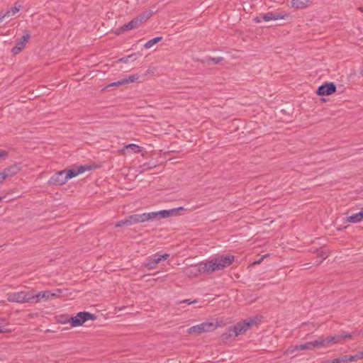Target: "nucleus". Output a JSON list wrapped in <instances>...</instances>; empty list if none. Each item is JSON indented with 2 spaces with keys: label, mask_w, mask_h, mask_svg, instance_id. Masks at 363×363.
I'll return each mask as SVG.
<instances>
[{
  "label": "nucleus",
  "mask_w": 363,
  "mask_h": 363,
  "mask_svg": "<svg viewBox=\"0 0 363 363\" xmlns=\"http://www.w3.org/2000/svg\"><path fill=\"white\" fill-rule=\"evenodd\" d=\"M233 255H221L206 262H201L184 268L183 272L187 277H196L202 274H210L216 271L222 270L234 262Z\"/></svg>",
  "instance_id": "obj_1"
},
{
  "label": "nucleus",
  "mask_w": 363,
  "mask_h": 363,
  "mask_svg": "<svg viewBox=\"0 0 363 363\" xmlns=\"http://www.w3.org/2000/svg\"><path fill=\"white\" fill-rule=\"evenodd\" d=\"M33 290L21 291L6 294V298L9 302L18 303H33Z\"/></svg>",
  "instance_id": "obj_2"
},
{
  "label": "nucleus",
  "mask_w": 363,
  "mask_h": 363,
  "mask_svg": "<svg viewBox=\"0 0 363 363\" xmlns=\"http://www.w3.org/2000/svg\"><path fill=\"white\" fill-rule=\"evenodd\" d=\"M96 316L89 312H79L75 316L62 320V323H69L72 327L82 325L88 320H95Z\"/></svg>",
  "instance_id": "obj_3"
},
{
  "label": "nucleus",
  "mask_w": 363,
  "mask_h": 363,
  "mask_svg": "<svg viewBox=\"0 0 363 363\" xmlns=\"http://www.w3.org/2000/svg\"><path fill=\"white\" fill-rule=\"evenodd\" d=\"M257 318L256 317H252L248 319L240 321L236 325H235L230 329V331H232L234 335L237 337L243 333L244 332H245L251 326L255 325L257 323Z\"/></svg>",
  "instance_id": "obj_4"
},
{
  "label": "nucleus",
  "mask_w": 363,
  "mask_h": 363,
  "mask_svg": "<svg viewBox=\"0 0 363 363\" xmlns=\"http://www.w3.org/2000/svg\"><path fill=\"white\" fill-rule=\"evenodd\" d=\"M216 328L211 322H203L201 324L194 325L187 330L189 334H201L213 330Z\"/></svg>",
  "instance_id": "obj_5"
},
{
  "label": "nucleus",
  "mask_w": 363,
  "mask_h": 363,
  "mask_svg": "<svg viewBox=\"0 0 363 363\" xmlns=\"http://www.w3.org/2000/svg\"><path fill=\"white\" fill-rule=\"evenodd\" d=\"M67 182L65 169L61 170L52 175L48 180V184L50 186H60Z\"/></svg>",
  "instance_id": "obj_6"
},
{
  "label": "nucleus",
  "mask_w": 363,
  "mask_h": 363,
  "mask_svg": "<svg viewBox=\"0 0 363 363\" xmlns=\"http://www.w3.org/2000/svg\"><path fill=\"white\" fill-rule=\"evenodd\" d=\"M289 13L286 12H268L262 15V18L264 21H269L279 19H286L289 17Z\"/></svg>",
  "instance_id": "obj_7"
},
{
  "label": "nucleus",
  "mask_w": 363,
  "mask_h": 363,
  "mask_svg": "<svg viewBox=\"0 0 363 363\" xmlns=\"http://www.w3.org/2000/svg\"><path fill=\"white\" fill-rule=\"evenodd\" d=\"M33 296L32 301L33 303H38L42 300H49L53 297H55L56 295L53 293H51L49 291H39L36 293L34 290H33Z\"/></svg>",
  "instance_id": "obj_8"
},
{
  "label": "nucleus",
  "mask_w": 363,
  "mask_h": 363,
  "mask_svg": "<svg viewBox=\"0 0 363 363\" xmlns=\"http://www.w3.org/2000/svg\"><path fill=\"white\" fill-rule=\"evenodd\" d=\"M30 35L26 32L16 43V45L12 48L11 52L13 55L19 53L26 46L30 39Z\"/></svg>",
  "instance_id": "obj_9"
},
{
  "label": "nucleus",
  "mask_w": 363,
  "mask_h": 363,
  "mask_svg": "<svg viewBox=\"0 0 363 363\" xmlns=\"http://www.w3.org/2000/svg\"><path fill=\"white\" fill-rule=\"evenodd\" d=\"M336 91V86L334 83H327L320 86L318 88L317 94L319 96H328L335 93Z\"/></svg>",
  "instance_id": "obj_10"
},
{
  "label": "nucleus",
  "mask_w": 363,
  "mask_h": 363,
  "mask_svg": "<svg viewBox=\"0 0 363 363\" xmlns=\"http://www.w3.org/2000/svg\"><path fill=\"white\" fill-rule=\"evenodd\" d=\"M152 216L153 214H149V213H144L142 214H133L131 216H129V220L131 225L139 223H144L145 221H150L151 220Z\"/></svg>",
  "instance_id": "obj_11"
},
{
  "label": "nucleus",
  "mask_w": 363,
  "mask_h": 363,
  "mask_svg": "<svg viewBox=\"0 0 363 363\" xmlns=\"http://www.w3.org/2000/svg\"><path fill=\"white\" fill-rule=\"evenodd\" d=\"M91 167L89 165H80L77 169H71L65 170V175L67 179H72L78 176L79 174L84 173L86 171L90 170Z\"/></svg>",
  "instance_id": "obj_12"
},
{
  "label": "nucleus",
  "mask_w": 363,
  "mask_h": 363,
  "mask_svg": "<svg viewBox=\"0 0 363 363\" xmlns=\"http://www.w3.org/2000/svg\"><path fill=\"white\" fill-rule=\"evenodd\" d=\"M313 349L312 341L308 342L303 344L301 345H296L291 346V347L288 348L285 354H293L294 352L298 351V350H312Z\"/></svg>",
  "instance_id": "obj_13"
},
{
  "label": "nucleus",
  "mask_w": 363,
  "mask_h": 363,
  "mask_svg": "<svg viewBox=\"0 0 363 363\" xmlns=\"http://www.w3.org/2000/svg\"><path fill=\"white\" fill-rule=\"evenodd\" d=\"M161 262V258L158 257V254H155L152 256H150L147 259V262L143 264V266L149 269H154L156 268L157 265Z\"/></svg>",
  "instance_id": "obj_14"
},
{
  "label": "nucleus",
  "mask_w": 363,
  "mask_h": 363,
  "mask_svg": "<svg viewBox=\"0 0 363 363\" xmlns=\"http://www.w3.org/2000/svg\"><path fill=\"white\" fill-rule=\"evenodd\" d=\"M140 76L138 74H133L128 77H125L121 80H118L117 82H113L107 86V87L109 86H121L124 84H128L132 82H135L139 79Z\"/></svg>",
  "instance_id": "obj_15"
},
{
  "label": "nucleus",
  "mask_w": 363,
  "mask_h": 363,
  "mask_svg": "<svg viewBox=\"0 0 363 363\" xmlns=\"http://www.w3.org/2000/svg\"><path fill=\"white\" fill-rule=\"evenodd\" d=\"M140 25V21H138L136 17L133 18L130 22L126 24H124L121 27L120 31L117 33L119 34L121 32H124L127 30H130L133 28L138 27Z\"/></svg>",
  "instance_id": "obj_16"
},
{
  "label": "nucleus",
  "mask_w": 363,
  "mask_h": 363,
  "mask_svg": "<svg viewBox=\"0 0 363 363\" xmlns=\"http://www.w3.org/2000/svg\"><path fill=\"white\" fill-rule=\"evenodd\" d=\"M312 4V0H291V7L296 9H303L309 6Z\"/></svg>",
  "instance_id": "obj_17"
},
{
  "label": "nucleus",
  "mask_w": 363,
  "mask_h": 363,
  "mask_svg": "<svg viewBox=\"0 0 363 363\" xmlns=\"http://www.w3.org/2000/svg\"><path fill=\"white\" fill-rule=\"evenodd\" d=\"M330 340L328 339V337H320L318 340L312 341L313 347V348L318 347H328L330 346Z\"/></svg>",
  "instance_id": "obj_18"
},
{
  "label": "nucleus",
  "mask_w": 363,
  "mask_h": 363,
  "mask_svg": "<svg viewBox=\"0 0 363 363\" xmlns=\"http://www.w3.org/2000/svg\"><path fill=\"white\" fill-rule=\"evenodd\" d=\"M6 174H8V178L11 177L16 174L20 171V167L18 165L14 164L10 166L7 168H5L3 170Z\"/></svg>",
  "instance_id": "obj_19"
},
{
  "label": "nucleus",
  "mask_w": 363,
  "mask_h": 363,
  "mask_svg": "<svg viewBox=\"0 0 363 363\" xmlns=\"http://www.w3.org/2000/svg\"><path fill=\"white\" fill-rule=\"evenodd\" d=\"M347 220L351 223H357L363 220V214L360 211L347 218Z\"/></svg>",
  "instance_id": "obj_20"
},
{
  "label": "nucleus",
  "mask_w": 363,
  "mask_h": 363,
  "mask_svg": "<svg viewBox=\"0 0 363 363\" xmlns=\"http://www.w3.org/2000/svg\"><path fill=\"white\" fill-rule=\"evenodd\" d=\"M149 214H153L150 220H153L154 219L158 218L159 216L162 218H167L168 216H170V211L162 210L157 212H150Z\"/></svg>",
  "instance_id": "obj_21"
},
{
  "label": "nucleus",
  "mask_w": 363,
  "mask_h": 363,
  "mask_svg": "<svg viewBox=\"0 0 363 363\" xmlns=\"http://www.w3.org/2000/svg\"><path fill=\"white\" fill-rule=\"evenodd\" d=\"M316 253H317V256L320 258V260L317 262V264H320V263H322V262L324 259H325L328 256L326 249L323 248V247L317 250Z\"/></svg>",
  "instance_id": "obj_22"
},
{
  "label": "nucleus",
  "mask_w": 363,
  "mask_h": 363,
  "mask_svg": "<svg viewBox=\"0 0 363 363\" xmlns=\"http://www.w3.org/2000/svg\"><path fill=\"white\" fill-rule=\"evenodd\" d=\"M152 15V11H145L143 12L140 16H137L136 18L140 21V24L148 20Z\"/></svg>",
  "instance_id": "obj_23"
},
{
  "label": "nucleus",
  "mask_w": 363,
  "mask_h": 363,
  "mask_svg": "<svg viewBox=\"0 0 363 363\" xmlns=\"http://www.w3.org/2000/svg\"><path fill=\"white\" fill-rule=\"evenodd\" d=\"M162 40V37H156L150 40H148L147 43H145L144 48L146 49H149L152 48L155 44L160 42Z\"/></svg>",
  "instance_id": "obj_24"
},
{
  "label": "nucleus",
  "mask_w": 363,
  "mask_h": 363,
  "mask_svg": "<svg viewBox=\"0 0 363 363\" xmlns=\"http://www.w3.org/2000/svg\"><path fill=\"white\" fill-rule=\"evenodd\" d=\"M137 59V55L135 53L129 55L126 57H122L119 60V62L128 63L132 61H135Z\"/></svg>",
  "instance_id": "obj_25"
},
{
  "label": "nucleus",
  "mask_w": 363,
  "mask_h": 363,
  "mask_svg": "<svg viewBox=\"0 0 363 363\" xmlns=\"http://www.w3.org/2000/svg\"><path fill=\"white\" fill-rule=\"evenodd\" d=\"M348 362L363 359V352H358L354 355H347Z\"/></svg>",
  "instance_id": "obj_26"
},
{
  "label": "nucleus",
  "mask_w": 363,
  "mask_h": 363,
  "mask_svg": "<svg viewBox=\"0 0 363 363\" xmlns=\"http://www.w3.org/2000/svg\"><path fill=\"white\" fill-rule=\"evenodd\" d=\"M328 339L330 340V345L332 343L340 342L343 340L342 333L333 336H328Z\"/></svg>",
  "instance_id": "obj_27"
},
{
  "label": "nucleus",
  "mask_w": 363,
  "mask_h": 363,
  "mask_svg": "<svg viewBox=\"0 0 363 363\" xmlns=\"http://www.w3.org/2000/svg\"><path fill=\"white\" fill-rule=\"evenodd\" d=\"M124 225H131L128 216L121 220H119L115 224L116 228L122 227Z\"/></svg>",
  "instance_id": "obj_28"
},
{
  "label": "nucleus",
  "mask_w": 363,
  "mask_h": 363,
  "mask_svg": "<svg viewBox=\"0 0 363 363\" xmlns=\"http://www.w3.org/2000/svg\"><path fill=\"white\" fill-rule=\"evenodd\" d=\"M21 8V5H18L17 6L16 4H15V6L13 8H11L10 10H8L6 12V13H9V16H6V17H10L12 15H15L20 11Z\"/></svg>",
  "instance_id": "obj_29"
},
{
  "label": "nucleus",
  "mask_w": 363,
  "mask_h": 363,
  "mask_svg": "<svg viewBox=\"0 0 363 363\" xmlns=\"http://www.w3.org/2000/svg\"><path fill=\"white\" fill-rule=\"evenodd\" d=\"M329 363H348L347 355L329 361Z\"/></svg>",
  "instance_id": "obj_30"
},
{
  "label": "nucleus",
  "mask_w": 363,
  "mask_h": 363,
  "mask_svg": "<svg viewBox=\"0 0 363 363\" xmlns=\"http://www.w3.org/2000/svg\"><path fill=\"white\" fill-rule=\"evenodd\" d=\"M126 149H130L133 152L138 153L140 152V147L135 144H128L125 145Z\"/></svg>",
  "instance_id": "obj_31"
},
{
  "label": "nucleus",
  "mask_w": 363,
  "mask_h": 363,
  "mask_svg": "<svg viewBox=\"0 0 363 363\" xmlns=\"http://www.w3.org/2000/svg\"><path fill=\"white\" fill-rule=\"evenodd\" d=\"M342 339L343 340L345 339H350L353 337L354 335H356V333H348V332H343L342 333Z\"/></svg>",
  "instance_id": "obj_32"
},
{
  "label": "nucleus",
  "mask_w": 363,
  "mask_h": 363,
  "mask_svg": "<svg viewBox=\"0 0 363 363\" xmlns=\"http://www.w3.org/2000/svg\"><path fill=\"white\" fill-rule=\"evenodd\" d=\"M7 178H8V174H6L4 171L0 172V183L3 182Z\"/></svg>",
  "instance_id": "obj_33"
},
{
  "label": "nucleus",
  "mask_w": 363,
  "mask_h": 363,
  "mask_svg": "<svg viewBox=\"0 0 363 363\" xmlns=\"http://www.w3.org/2000/svg\"><path fill=\"white\" fill-rule=\"evenodd\" d=\"M8 157V152L6 150H0V159H5Z\"/></svg>",
  "instance_id": "obj_34"
},
{
  "label": "nucleus",
  "mask_w": 363,
  "mask_h": 363,
  "mask_svg": "<svg viewBox=\"0 0 363 363\" xmlns=\"http://www.w3.org/2000/svg\"><path fill=\"white\" fill-rule=\"evenodd\" d=\"M169 254L168 253H164V254H162V255H159L158 254V257L161 258V261L162 260H166L169 257Z\"/></svg>",
  "instance_id": "obj_35"
},
{
  "label": "nucleus",
  "mask_w": 363,
  "mask_h": 363,
  "mask_svg": "<svg viewBox=\"0 0 363 363\" xmlns=\"http://www.w3.org/2000/svg\"><path fill=\"white\" fill-rule=\"evenodd\" d=\"M222 60H223V58L220 57H213V58L210 59V60L212 61L214 64L219 63Z\"/></svg>",
  "instance_id": "obj_36"
},
{
  "label": "nucleus",
  "mask_w": 363,
  "mask_h": 363,
  "mask_svg": "<svg viewBox=\"0 0 363 363\" xmlns=\"http://www.w3.org/2000/svg\"><path fill=\"white\" fill-rule=\"evenodd\" d=\"M181 303H188V304H192V303H197V301L196 300H194V301H190L189 299H185V300H183L182 301H181Z\"/></svg>",
  "instance_id": "obj_37"
},
{
  "label": "nucleus",
  "mask_w": 363,
  "mask_h": 363,
  "mask_svg": "<svg viewBox=\"0 0 363 363\" xmlns=\"http://www.w3.org/2000/svg\"><path fill=\"white\" fill-rule=\"evenodd\" d=\"M9 16V13L0 12V23L2 22L3 19Z\"/></svg>",
  "instance_id": "obj_38"
},
{
  "label": "nucleus",
  "mask_w": 363,
  "mask_h": 363,
  "mask_svg": "<svg viewBox=\"0 0 363 363\" xmlns=\"http://www.w3.org/2000/svg\"><path fill=\"white\" fill-rule=\"evenodd\" d=\"M253 21L256 23H260L263 21V19L262 18V16H256L253 18Z\"/></svg>",
  "instance_id": "obj_39"
},
{
  "label": "nucleus",
  "mask_w": 363,
  "mask_h": 363,
  "mask_svg": "<svg viewBox=\"0 0 363 363\" xmlns=\"http://www.w3.org/2000/svg\"><path fill=\"white\" fill-rule=\"evenodd\" d=\"M8 330L6 329L4 326H2L1 324H0V333H6L7 332Z\"/></svg>",
  "instance_id": "obj_40"
},
{
  "label": "nucleus",
  "mask_w": 363,
  "mask_h": 363,
  "mask_svg": "<svg viewBox=\"0 0 363 363\" xmlns=\"http://www.w3.org/2000/svg\"><path fill=\"white\" fill-rule=\"evenodd\" d=\"M262 259H263V258H262V259H261L260 260H259V261H257V262H254V264H259V263L261 262V261H262Z\"/></svg>",
  "instance_id": "obj_41"
},
{
  "label": "nucleus",
  "mask_w": 363,
  "mask_h": 363,
  "mask_svg": "<svg viewBox=\"0 0 363 363\" xmlns=\"http://www.w3.org/2000/svg\"><path fill=\"white\" fill-rule=\"evenodd\" d=\"M361 213L363 214V208L360 211Z\"/></svg>",
  "instance_id": "obj_42"
}]
</instances>
